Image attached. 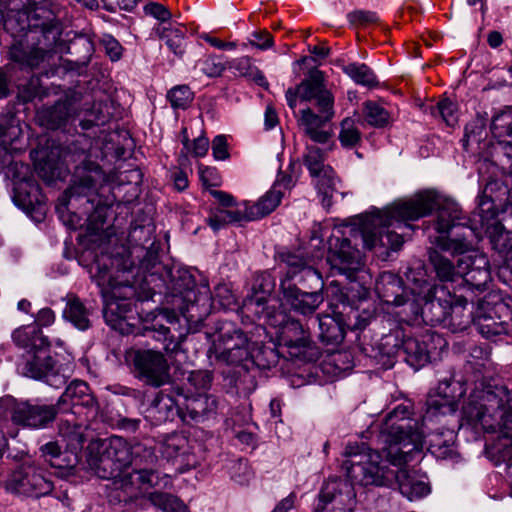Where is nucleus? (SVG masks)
Wrapping results in <instances>:
<instances>
[{"mask_svg": "<svg viewBox=\"0 0 512 512\" xmlns=\"http://www.w3.org/2000/svg\"><path fill=\"white\" fill-rule=\"evenodd\" d=\"M477 330L486 338L505 334L508 331L504 322H498L490 316H479L476 320Z\"/></svg>", "mask_w": 512, "mask_h": 512, "instance_id": "46", "label": "nucleus"}, {"mask_svg": "<svg viewBox=\"0 0 512 512\" xmlns=\"http://www.w3.org/2000/svg\"><path fill=\"white\" fill-rule=\"evenodd\" d=\"M478 210L483 226L488 225L490 221L495 220L498 216V209L492 199L486 195L480 197Z\"/></svg>", "mask_w": 512, "mask_h": 512, "instance_id": "52", "label": "nucleus"}, {"mask_svg": "<svg viewBox=\"0 0 512 512\" xmlns=\"http://www.w3.org/2000/svg\"><path fill=\"white\" fill-rule=\"evenodd\" d=\"M22 130L19 124L11 119L6 125L0 124V165L6 166L12 162L15 153L22 150L18 146Z\"/></svg>", "mask_w": 512, "mask_h": 512, "instance_id": "26", "label": "nucleus"}, {"mask_svg": "<svg viewBox=\"0 0 512 512\" xmlns=\"http://www.w3.org/2000/svg\"><path fill=\"white\" fill-rule=\"evenodd\" d=\"M466 393L460 381L442 380L439 382L434 395L427 400V411L424 419L437 415L453 414L457 409L458 400Z\"/></svg>", "mask_w": 512, "mask_h": 512, "instance_id": "18", "label": "nucleus"}, {"mask_svg": "<svg viewBox=\"0 0 512 512\" xmlns=\"http://www.w3.org/2000/svg\"><path fill=\"white\" fill-rule=\"evenodd\" d=\"M486 454L495 466L509 464L512 461V440L501 437L486 448Z\"/></svg>", "mask_w": 512, "mask_h": 512, "instance_id": "41", "label": "nucleus"}, {"mask_svg": "<svg viewBox=\"0 0 512 512\" xmlns=\"http://www.w3.org/2000/svg\"><path fill=\"white\" fill-rule=\"evenodd\" d=\"M167 98L173 108L185 109L191 103L193 99V93L188 86L179 85L172 88L168 92Z\"/></svg>", "mask_w": 512, "mask_h": 512, "instance_id": "48", "label": "nucleus"}, {"mask_svg": "<svg viewBox=\"0 0 512 512\" xmlns=\"http://www.w3.org/2000/svg\"><path fill=\"white\" fill-rule=\"evenodd\" d=\"M23 181H15L14 202L26 210H38L42 212L45 205V197L41 194L38 185L24 176Z\"/></svg>", "mask_w": 512, "mask_h": 512, "instance_id": "24", "label": "nucleus"}, {"mask_svg": "<svg viewBox=\"0 0 512 512\" xmlns=\"http://www.w3.org/2000/svg\"><path fill=\"white\" fill-rule=\"evenodd\" d=\"M348 20L352 25L366 26L377 22L378 16L371 11L357 10L348 14Z\"/></svg>", "mask_w": 512, "mask_h": 512, "instance_id": "61", "label": "nucleus"}, {"mask_svg": "<svg viewBox=\"0 0 512 512\" xmlns=\"http://www.w3.org/2000/svg\"><path fill=\"white\" fill-rule=\"evenodd\" d=\"M331 120L326 119L325 115L316 114L311 108H306L300 112L298 125L312 141L326 143L332 136L331 131L326 129Z\"/></svg>", "mask_w": 512, "mask_h": 512, "instance_id": "25", "label": "nucleus"}, {"mask_svg": "<svg viewBox=\"0 0 512 512\" xmlns=\"http://www.w3.org/2000/svg\"><path fill=\"white\" fill-rule=\"evenodd\" d=\"M311 176L318 193L322 195L323 206L329 208L332 204L333 192L336 191V185L339 182L335 171L331 166L326 165L320 169V172L312 173Z\"/></svg>", "mask_w": 512, "mask_h": 512, "instance_id": "32", "label": "nucleus"}, {"mask_svg": "<svg viewBox=\"0 0 512 512\" xmlns=\"http://www.w3.org/2000/svg\"><path fill=\"white\" fill-rule=\"evenodd\" d=\"M469 243L464 240L439 237L436 248L429 251V260L438 279L454 282L464 277L472 265V255L465 254Z\"/></svg>", "mask_w": 512, "mask_h": 512, "instance_id": "7", "label": "nucleus"}, {"mask_svg": "<svg viewBox=\"0 0 512 512\" xmlns=\"http://www.w3.org/2000/svg\"><path fill=\"white\" fill-rule=\"evenodd\" d=\"M94 269L91 271L92 278L100 287L105 303L104 318L107 324L116 328L132 309L130 298L134 295V288L117 282L105 263L101 265L97 261Z\"/></svg>", "mask_w": 512, "mask_h": 512, "instance_id": "6", "label": "nucleus"}, {"mask_svg": "<svg viewBox=\"0 0 512 512\" xmlns=\"http://www.w3.org/2000/svg\"><path fill=\"white\" fill-rule=\"evenodd\" d=\"M326 90L324 74L319 70H313L309 77L298 85L296 95L302 100H311Z\"/></svg>", "mask_w": 512, "mask_h": 512, "instance_id": "36", "label": "nucleus"}, {"mask_svg": "<svg viewBox=\"0 0 512 512\" xmlns=\"http://www.w3.org/2000/svg\"><path fill=\"white\" fill-rule=\"evenodd\" d=\"M68 404L70 406H84L92 408L95 406V398L89 392V386L83 381H73L65 389L58 400V405Z\"/></svg>", "mask_w": 512, "mask_h": 512, "instance_id": "29", "label": "nucleus"}, {"mask_svg": "<svg viewBox=\"0 0 512 512\" xmlns=\"http://www.w3.org/2000/svg\"><path fill=\"white\" fill-rule=\"evenodd\" d=\"M162 40L167 47L177 56H182L185 51V31L183 28H164L161 33Z\"/></svg>", "mask_w": 512, "mask_h": 512, "instance_id": "45", "label": "nucleus"}, {"mask_svg": "<svg viewBox=\"0 0 512 512\" xmlns=\"http://www.w3.org/2000/svg\"><path fill=\"white\" fill-rule=\"evenodd\" d=\"M319 356L318 347L310 341L303 325L290 318V367L315 362Z\"/></svg>", "mask_w": 512, "mask_h": 512, "instance_id": "21", "label": "nucleus"}, {"mask_svg": "<svg viewBox=\"0 0 512 512\" xmlns=\"http://www.w3.org/2000/svg\"><path fill=\"white\" fill-rule=\"evenodd\" d=\"M146 15L151 16L161 22L168 21L171 18L170 11L162 4L150 2L144 6Z\"/></svg>", "mask_w": 512, "mask_h": 512, "instance_id": "62", "label": "nucleus"}, {"mask_svg": "<svg viewBox=\"0 0 512 512\" xmlns=\"http://www.w3.org/2000/svg\"><path fill=\"white\" fill-rule=\"evenodd\" d=\"M464 276L467 277V282L473 283L476 287L484 285L490 278L487 258L484 255L472 256V265Z\"/></svg>", "mask_w": 512, "mask_h": 512, "instance_id": "40", "label": "nucleus"}, {"mask_svg": "<svg viewBox=\"0 0 512 512\" xmlns=\"http://www.w3.org/2000/svg\"><path fill=\"white\" fill-rule=\"evenodd\" d=\"M133 363L147 383L159 387L169 380V365L164 355L155 350H137Z\"/></svg>", "mask_w": 512, "mask_h": 512, "instance_id": "19", "label": "nucleus"}, {"mask_svg": "<svg viewBox=\"0 0 512 512\" xmlns=\"http://www.w3.org/2000/svg\"><path fill=\"white\" fill-rule=\"evenodd\" d=\"M63 318L79 330H87L91 325L90 310L80 298L73 294H69L66 297Z\"/></svg>", "mask_w": 512, "mask_h": 512, "instance_id": "28", "label": "nucleus"}, {"mask_svg": "<svg viewBox=\"0 0 512 512\" xmlns=\"http://www.w3.org/2000/svg\"><path fill=\"white\" fill-rule=\"evenodd\" d=\"M212 154L215 160L223 161L230 157L228 142L225 135H217L212 141Z\"/></svg>", "mask_w": 512, "mask_h": 512, "instance_id": "60", "label": "nucleus"}, {"mask_svg": "<svg viewBox=\"0 0 512 512\" xmlns=\"http://www.w3.org/2000/svg\"><path fill=\"white\" fill-rule=\"evenodd\" d=\"M109 480L113 481L116 490H120L123 496L119 501L131 502L142 497L149 489L158 485L159 475L154 470L139 469L128 471L127 469Z\"/></svg>", "mask_w": 512, "mask_h": 512, "instance_id": "15", "label": "nucleus"}, {"mask_svg": "<svg viewBox=\"0 0 512 512\" xmlns=\"http://www.w3.org/2000/svg\"><path fill=\"white\" fill-rule=\"evenodd\" d=\"M182 136L183 146L188 153H190L194 157H203L207 154L209 148V140L207 137L201 135L195 138L193 142L190 144L186 128L182 130Z\"/></svg>", "mask_w": 512, "mask_h": 512, "instance_id": "50", "label": "nucleus"}, {"mask_svg": "<svg viewBox=\"0 0 512 512\" xmlns=\"http://www.w3.org/2000/svg\"><path fill=\"white\" fill-rule=\"evenodd\" d=\"M40 450L45 461L51 467L64 468L66 466V455L61 451L59 445L56 442H48L43 445Z\"/></svg>", "mask_w": 512, "mask_h": 512, "instance_id": "49", "label": "nucleus"}, {"mask_svg": "<svg viewBox=\"0 0 512 512\" xmlns=\"http://www.w3.org/2000/svg\"><path fill=\"white\" fill-rule=\"evenodd\" d=\"M148 500L152 505L161 509L163 512H189L188 507L183 501L166 493H150Z\"/></svg>", "mask_w": 512, "mask_h": 512, "instance_id": "42", "label": "nucleus"}, {"mask_svg": "<svg viewBox=\"0 0 512 512\" xmlns=\"http://www.w3.org/2000/svg\"><path fill=\"white\" fill-rule=\"evenodd\" d=\"M323 300V294L320 292H299L290 287V310L300 314H312Z\"/></svg>", "mask_w": 512, "mask_h": 512, "instance_id": "34", "label": "nucleus"}, {"mask_svg": "<svg viewBox=\"0 0 512 512\" xmlns=\"http://www.w3.org/2000/svg\"><path fill=\"white\" fill-rule=\"evenodd\" d=\"M162 457L168 461H177L181 467H191L195 464V458L190 450L189 440L180 433L168 435L160 446Z\"/></svg>", "mask_w": 512, "mask_h": 512, "instance_id": "23", "label": "nucleus"}, {"mask_svg": "<svg viewBox=\"0 0 512 512\" xmlns=\"http://www.w3.org/2000/svg\"><path fill=\"white\" fill-rule=\"evenodd\" d=\"M423 300L421 313L431 324L446 322L453 313L462 311L467 305L464 297L452 295L444 285L431 286Z\"/></svg>", "mask_w": 512, "mask_h": 512, "instance_id": "11", "label": "nucleus"}, {"mask_svg": "<svg viewBox=\"0 0 512 512\" xmlns=\"http://www.w3.org/2000/svg\"><path fill=\"white\" fill-rule=\"evenodd\" d=\"M232 479L239 484H244L249 480L250 471L247 462L239 460L232 467Z\"/></svg>", "mask_w": 512, "mask_h": 512, "instance_id": "64", "label": "nucleus"}, {"mask_svg": "<svg viewBox=\"0 0 512 512\" xmlns=\"http://www.w3.org/2000/svg\"><path fill=\"white\" fill-rule=\"evenodd\" d=\"M343 72L359 85L373 87L378 84L375 74L366 64H347L343 66Z\"/></svg>", "mask_w": 512, "mask_h": 512, "instance_id": "39", "label": "nucleus"}, {"mask_svg": "<svg viewBox=\"0 0 512 512\" xmlns=\"http://www.w3.org/2000/svg\"><path fill=\"white\" fill-rule=\"evenodd\" d=\"M211 300L214 307L223 309H231L236 303L234 294L226 284H218L214 288Z\"/></svg>", "mask_w": 512, "mask_h": 512, "instance_id": "51", "label": "nucleus"}, {"mask_svg": "<svg viewBox=\"0 0 512 512\" xmlns=\"http://www.w3.org/2000/svg\"><path fill=\"white\" fill-rule=\"evenodd\" d=\"M212 374L208 371H196L192 372L189 376V381L198 390H206L212 383Z\"/></svg>", "mask_w": 512, "mask_h": 512, "instance_id": "63", "label": "nucleus"}, {"mask_svg": "<svg viewBox=\"0 0 512 512\" xmlns=\"http://www.w3.org/2000/svg\"><path fill=\"white\" fill-rule=\"evenodd\" d=\"M355 498L352 483L330 481L323 486L319 494L318 509H321L320 512H352Z\"/></svg>", "mask_w": 512, "mask_h": 512, "instance_id": "17", "label": "nucleus"}, {"mask_svg": "<svg viewBox=\"0 0 512 512\" xmlns=\"http://www.w3.org/2000/svg\"><path fill=\"white\" fill-rule=\"evenodd\" d=\"M437 112L448 126H454L457 122V106L450 99H443L436 106Z\"/></svg>", "mask_w": 512, "mask_h": 512, "instance_id": "55", "label": "nucleus"}, {"mask_svg": "<svg viewBox=\"0 0 512 512\" xmlns=\"http://www.w3.org/2000/svg\"><path fill=\"white\" fill-rule=\"evenodd\" d=\"M409 415L407 405H397L385 417L380 437L386 444L383 452L388 462L399 467L394 482H397L401 494L413 501L428 495L430 487L425 481L401 468L412 461L415 454L420 453L424 441L423 432L413 429Z\"/></svg>", "mask_w": 512, "mask_h": 512, "instance_id": "2", "label": "nucleus"}, {"mask_svg": "<svg viewBox=\"0 0 512 512\" xmlns=\"http://www.w3.org/2000/svg\"><path fill=\"white\" fill-rule=\"evenodd\" d=\"M105 219L106 208L97 204L94 211L87 214V232L90 234H97L102 229Z\"/></svg>", "mask_w": 512, "mask_h": 512, "instance_id": "53", "label": "nucleus"}, {"mask_svg": "<svg viewBox=\"0 0 512 512\" xmlns=\"http://www.w3.org/2000/svg\"><path fill=\"white\" fill-rule=\"evenodd\" d=\"M342 310L339 306L331 307V313L323 314L318 317L320 329V338L326 344H339L345 338V328L362 330L366 327L365 320L352 323L353 318H357L356 312L342 303Z\"/></svg>", "mask_w": 512, "mask_h": 512, "instance_id": "13", "label": "nucleus"}, {"mask_svg": "<svg viewBox=\"0 0 512 512\" xmlns=\"http://www.w3.org/2000/svg\"><path fill=\"white\" fill-rule=\"evenodd\" d=\"M437 208L435 229L438 233H447L456 225H462V210L452 199L440 198L434 191L426 190L415 194L408 200L395 203L385 211L372 214L361 237L367 249H399L403 242V230L409 226L406 221H415L429 215Z\"/></svg>", "mask_w": 512, "mask_h": 512, "instance_id": "1", "label": "nucleus"}, {"mask_svg": "<svg viewBox=\"0 0 512 512\" xmlns=\"http://www.w3.org/2000/svg\"><path fill=\"white\" fill-rule=\"evenodd\" d=\"M100 43L111 61H118L122 57L123 48L111 35H104Z\"/></svg>", "mask_w": 512, "mask_h": 512, "instance_id": "59", "label": "nucleus"}, {"mask_svg": "<svg viewBox=\"0 0 512 512\" xmlns=\"http://www.w3.org/2000/svg\"><path fill=\"white\" fill-rule=\"evenodd\" d=\"M401 350L405 353L406 362L418 369L429 362L430 355L427 344L418 338L408 337L403 340Z\"/></svg>", "mask_w": 512, "mask_h": 512, "instance_id": "33", "label": "nucleus"}, {"mask_svg": "<svg viewBox=\"0 0 512 512\" xmlns=\"http://www.w3.org/2000/svg\"><path fill=\"white\" fill-rule=\"evenodd\" d=\"M5 489L13 494L41 497L53 490V484L42 469L34 464H23L8 475Z\"/></svg>", "mask_w": 512, "mask_h": 512, "instance_id": "12", "label": "nucleus"}, {"mask_svg": "<svg viewBox=\"0 0 512 512\" xmlns=\"http://www.w3.org/2000/svg\"><path fill=\"white\" fill-rule=\"evenodd\" d=\"M361 139V133L355 124V120L351 118H345L341 122V130L339 134V140L342 146L353 147Z\"/></svg>", "mask_w": 512, "mask_h": 512, "instance_id": "47", "label": "nucleus"}, {"mask_svg": "<svg viewBox=\"0 0 512 512\" xmlns=\"http://www.w3.org/2000/svg\"><path fill=\"white\" fill-rule=\"evenodd\" d=\"M363 117L365 122L375 128H383L390 124V113L375 101H366L363 104Z\"/></svg>", "mask_w": 512, "mask_h": 512, "instance_id": "37", "label": "nucleus"}, {"mask_svg": "<svg viewBox=\"0 0 512 512\" xmlns=\"http://www.w3.org/2000/svg\"><path fill=\"white\" fill-rule=\"evenodd\" d=\"M142 448L140 443L132 444L120 436H111L88 446L86 462L96 476L110 479L128 469Z\"/></svg>", "mask_w": 512, "mask_h": 512, "instance_id": "4", "label": "nucleus"}, {"mask_svg": "<svg viewBox=\"0 0 512 512\" xmlns=\"http://www.w3.org/2000/svg\"><path fill=\"white\" fill-rule=\"evenodd\" d=\"M14 343L22 348H31V351L40 347H49L48 338L43 335L37 326H22L12 333Z\"/></svg>", "mask_w": 512, "mask_h": 512, "instance_id": "31", "label": "nucleus"}, {"mask_svg": "<svg viewBox=\"0 0 512 512\" xmlns=\"http://www.w3.org/2000/svg\"><path fill=\"white\" fill-rule=\"evenodd\" d=\"M228 68L236 76L248 77L254 68V65L249 57L242 56L229 61Z\"/></svg>", "mask_w": 512, "mask_h": 512, "instance_id": "58", "label": "nucleus"}, {"mask_svg": "<svg viewBox=\"0 0 512 512\" xmlns=\"http://www.w3.org/2000/svg\"><path fill=\"white\" fill-rule=\"evenodd\" d=\"M316 105L320 115H325L326 119H332L335 115L334 96L330 90H326L319 94L316 98Z\"/></svg>", "mask_w": 512, "mask_h": 512, "instance_id": "56", "label": "nucleus"}, {"mask_svg": "<svg viewBox=\"0 0 512 512\" xmlns=\"http://www.w3.org/2000/svg\"><path fill=\"white\" fill-rule=\"evenodd\" d=\"M305 163L310 172V175L312 173L320 172V169L326 166L324 164V155L317 147L308 148V152L305 156Z\"/></svg>", "mask_w": 512, "mask_h": 512, "instance_id": "57", "label": "nucleus"}, {"mask_svg": "<svg viewBox=\"0 0 512 512\" xmlns=\"http://www.w3.org/2000/svg\"><path fill=\"white\" fill-rule=\"evenodd\" d=\"M47 56V52L37 46H28L22 41L12 45L10 57L13 61L27 68H35L42 63Z\"/></svg>", "mask_w": 512, "mask_h": 512, "instance_id": "30", "label": "nucleus"}, {"mask_svg": "<svg viewBox=\"0 0 512 512\" xmlns=\"http://www.w3.org/2000/svg\"><path fill=\"white\" fill-rule=\"evenodd\" d=\"M69 110L66 103H57L53 107L46 108L39 113L41 123L49 129H58L69 118Z\"/></svg>", "mask_w": 512, "mask_h": 512, "instance_id": "38", "label": "nucleus"}, {"mask_svg": "<svg viewBox=\"0 0 512 512\" xmlns=\"http://www.w3.org/2000/svg\"><path fill=\"white\" fill-rule=\"evenodd\" d=\"M210 352L214 353L216 358L227 364L237 365L251 358L257 361L253 351L250 348L247 337L239 330H228L225 333L221 331L214 339Z\"/></svg>", "mask_w": 512, "mask_h": 512, "instance_id": "14", "label": "nucleus"}, {"mask_svg": "<svg viewBox=\"0 0 512 512\" xmlns=\"http://www.w3.org/2000/svg\"><path fill=\"white\" fill-rule=\"evenodd\" d=\"M454 442L455 434L452 429L434 432L428 435V450L437 459H454L457 456Z\"/></svg>", "mask_w": 512, "mask_h": 512, "instance_id": "27", "label": "nucleus"}, {"mask_svg": "<svg viewBox=\"0 0 512 512\" xmlns=\"http://www.w3.org/2000/svg\"><path fill=\"white\" fill-rule=\"evenodd\" d=\"M288 188L286 175L280 170L273 186L255 203H246V221H254L261 219L271 212L280 204L285 191Z\"/></svg>", "mask_w": 512, "mask_h": 512, "instance_id": "22", "label": "nucleus"}, {"mask_svg": "<svg viewBox=\"0 0 512 512\" xmlns=\"http://www.w3.org/2000/svg\"><path fill=\"white\" fill-rule=\"evenodd\" d=\"M23 375L44 380L54 388H60L66 384L72 374L70 366L56 368L49 354V347H40L28 352L27 359L21 365Z\"/></svg>", "mask_w": 512, "mask_h": 512, "instance_id": "10", "label": "nucleus"}, {"mask_svg": "<svg viewBox=\"0 0 512 512\" xmlns=\"http://www.w3.org/2000/svg\"><path fill=\"white\" fill-rule=\"evenodd\" d=\"M400 288V278L392 273H384L376 283V290L382 300L396 306L404 304L403 297L398 294Z\"/></svg>", "mask_w": 512, "mask_h": 512, "instance_id": "35", "label": "nucleus"}, {"mask_svg": "<svg viewBox=\"0 0 512 512\" xmlns=\"http://www.w3.org/2000/svg\"><path fill=\"white\" fill-rule=\"evenodd\" d=\"M246 221V210H218L213 213L208 219V225L214 230L218 231L227 224Z\"/></svg>", "mask_w": 512, "mask_h": 512, "instance_id": "43", "label": "nucleus"}, {"mask_svg": "<svg viewBox=\"0 0 512 512\" xmlns=\"http://www.w3.org/2000/svg\"><path fill=\"white\" fill-rule=\"evenodd\" d=\"M197 66L202 74L211 78L220 76L225 70L224 64L218 61L216 56H210L199 61Z\"/></svg>", "mask_w": 512, "mask_h": 512, "instance_id": "54", "label": "nucleus"}, {"mask_svg": "<svg viewBox=\"0 0 512 512\" xmlns=\"http://www.w3.org/2000/svg\"><path fill=\"white\" fill-rule=\"evenodd\" d=\"M151 329L158 334L157 336L154 335L156 339L167 342L165 349L171 352H175L180 348L181 343L188 334L186 323L183 325L181 318L173 310L169 309H164L159 313L154 319Z\"/></svg>", "mask_w": 512, "mask_h": 512, "instance_id": "20", "label": "nucleus"}, {"mask_svg": "<svg viewBox=\"0 0 512 512\" xmlns=\"http://www.w3.org/2000/svg\"><path fill=\"white\" fill-rule=\"evenodd\" d=\"M103 171L98 164L89 163L87 166L79 167L76 170L75 177L71 186L65 191V205L75 208L77 203L84 200V210L80 213H65L62 208H58L60 218L65 225L73 230L85 228L87 230L86 217L89 211L95 206L94 195L99 183L103 182Z\"/></svg>", "mask_w": 512, "mask_h": 512, "instance_id": "5", "label": "nucleus"}, {"mask_svg": "<svg viewBox=\"0 0 512 512\" xmlns=\"http://www.w3.org/2000/svg\"><path fill=\"white\" fill-rule=\"evenodd\" d=\"M381 459L378 451L364 448L351 454L344 462V468L352 483L390 487L395 480V471L381 465Z\"/></svg>", "mask_w": 512, "mask_h": 512, "instance_id": "8", "label": "nucleus"}, {"mask_svg": "<svg viewBox=\"0 0 512 512\" xmlns=\"http://www.w3.org/2000/svg\"><path fill=\"white\" fill-rule=\"evenodd\" d=\"M187 409L193 420H199L217 409V399L212 395H200L189 401Z\"/></svg>", "mask_w": 512, "mask_h": 512, "instance_id": "44", "label": "nucleus"}, {"mask_svg": "<svg viewBox=\"0 0 512 512\" xmlns=\"http://www.w3.org/2000/svg\"><path fill=\"white\" fill-rule=\"evenodd\" d=\"M328 244L327 260L331 267L353 280L355 272L363 265L360 251L351 245L348 238L344 237L332 236Z\"/></svg>", "mask_w": 512, "mask_h": 512, "instance_id": "16", "label": "nucleus"}, {"mask_svg": "<svg viewBox=\"0 0 512 512\" xmlns=\"http://www.w3.org/2000/svg\"><path fill=\"white\" fill-rule=\"evenodd\" d=\"M0 408L11 416L13 423L32 429H41L54 421L57 409L54 405L20 402L7 395L0 398Z\"/></svg>", "mask_w": 512, "mask_h": 512, "instance_id": "9", "label": "nucleus"}, {"mask_svg": "<svg viewBox=\"0 0 512 512\" xmlns=\"http://www.w3.org/2000/svg\"><path fill=\"white\" fill-rule=\"evenodd\" d=\"M512 397L506 386L481 381L470 393L462 410L461 427L476 432H496L512 440Z\"/></svg>", "mask_w": 512, "mask_h": 512, "instance_id": "3", "label": "nucleus"}]
</instances>
